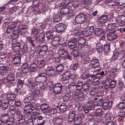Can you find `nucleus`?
Segmentation results:
<instances>
[{
  "label": "nucleus",
  "mask_w": 125,
  "mask_h": 125,
  "mask_svg": "<svg viewBox=\"0 0 125 125\" xmlns=\"http://www.w3.org/2000/svg\"><path fill=\"white\" fill-rule=\"evenodd\" d=\"M58 54L61 57L66 59H72L71 57L69 55L68 52L64 48L60 49L58 51Z\"/></svg>",
  "instance_id": "39448f33"
},
{
  "label": "nucleus",
  "mask_w": 125,
  "mask_h": 125,
  "mask_svg": "<svg viewBox=\"0 0 125 125\" xmlns=\"http://www.w3.org/2000/svg\"><path fill=\"white\" fill-rule=\"evenodd\" d=\"M47 74L46 72H42L40 73L39 75L35 79V82L41 83L46 80L47 77Z\"/></svg>",
  "instance_id": "7ed1b4c3"
},
{
  "label": "nucleus",
  "mask_w": 125,
  "mask_h": 125,
  "mask_svg": "<svg viewBox=\"0 0 125 125\" xmlns=\"http://www.w3.org/2000/svg\"><path fill=\"white\" fill-rule=\"evenodd\" d=\"M62 122V121L61 119L55 118L54 119L53 123V125H61Z\"/></svg>",
  "instance_id": "37998d69"
},
{
  "label": "nucleus",
  "mask_w": 125,
  "mask_h": 125,
  "mask_svg": "<svg viewBox=\"0 0 125 125\" xmlns=\"http://www.w3.org/2000/svg\"><path fill=\"white\" fill-rule=\"evenodd\" d=\"M116 24L115 23H112L109 24L107 25V28L108 30L112 31L116 27Z\"/></svg>",
  "instance_id": "c03bdc74"
},
{
  "label": "nucleus",
  "mask_w": 125,
  "mask_h": 125,
  "mask_svg": "<svg viewBox=\"0 0 125 125\" xmlns=\"http://www.w3.org/2000/svg\"><path fill=\"white\" fill-rule=\"evenodd\" d=\"M118 107L120 109H122L125 107V100L122 99L118 104Z\"/></svg>",
  "instance_id": "a18cd8bd"
},
{
  "label": "nucleus",
  "mask_w": 125,
  "mask_h": 125,
  "mask_svg": "<svg viewBox=\"0 0 125 125\" xmlns=\"http://www.w3.org/2000/svg\"><path fill=\"white\" fill-rule=\"evenodd\" d=\"M18 83L17 85V88L18 89H20L22 87L23 85V82L20 79L18 80Z\"/></svg>",
  "instance_id": "338daca9"
},
{
  "label": "nucleus",
  "mask_w": 125,
  "mask_h": 125,
  "mask_svg": "<svg viewBox=\"0 0 125 125\" xmlns=\"http://www.w3.org/2000/svg\"><path fill=\"white\" fill-rule=\"evenodd\" d=\"M116 70L115 69H112L108 73L109 78L111 79L114 78L115 76V73Z\"/></svg>",
  "instance_id": "c85d7f7f"
},
{
  "label": "nucleus",
  "mask_w": 125,
  "mask_h": 125,
  "mask_svg": "<svg viewBox=\"0 0 125 125\" xmlns=\"http://www.w3.org/2000/svg\"><path fill=\"white\" fill-rule=\"evenodd\" d=\"M77 42V39L74 37H72L70 38L68 42V45L69 47H71L74 46L73 48L75 47V45Z\"/></svg>",
  "instance_id": "412c9836"
},
{
  "label": "nucleus",
  "mask_w": 125,
  "mask_h": 125,
  "mask_svg": "<svg viewBox=\"0 0 125 125\" xmlns=\"http://www.w3.org/2000/svg\"><path fill=\"white\" fill-rule=\"evenodd\" d=\"M75 80H73V81L71 83V84L69 85V89L70 92H75L77 91L78 89L76 86L75 83Z\"/></svg>",
  "instance_id": "4468645a"
},
{
  "label": "nucleus",
  "mask_w": 125,
  "mask_h": 125,
  "mask_svg": "<svg viewBox=\"0 0 125 125\" xmlns=\"http://www.w3.org/2000/svg\"><path fill=\"white\" fill-rule=\"evenodd\" d=\"M18 52L15 55V57H13V62L14 64H17L19 63L21 60V55Z\"/></svg>",
  "instance_id": "2eb2a0df"
},
{
  "label": "nucleus",
  "mask_w": 125,
  "mask_h": 125,
  "mask_svg": "<svg viewBox=\"0 0 125 125\" xmlns=\"http://www.w3.org/2000/svg\"><path fill=\"white\" fill-rule=\"evenodd\" d=\"M8 102V101L7 99L4 100L2 101L1 106L3 110H5L8 108L9 105Z\"/></svg>",
  "instance_id": "cd10ccee"
},
{
  "label": "nucleus",
  "mask_w": 125,
  "mask_h": 125,
  "mask_svg": "<svg viewBox=\"0 0 125 125\" xmlns=\"http://www.w3.org/2000/svg\"><path fill=\"white\" fill-rule=\"evenodd\" d=\"M94 102L91 100H89L87 102V105L90 110H93L94 108Z\"/></svg>",
  "instance_id": "c9c22d12"
},
{
  "label": "nucleus",
  "mask_w": 125,
  "mask_h": 125,
  "mask_svg": "<svg viewBox=\"0 0 125 125\" xmlns=\"http://www.w3.org/2000/svg\"><path fill=\"white\" fill-rule=\"evenodd\" d=\"M117 37L115 32H109L107 34V38L110 41H112L115 40Z\"/></svg>",
  "instance_id": "a211bd4d"
},
{
  "label": "nucleus",
  "mask_w": 125,
  "mask_h": 125,
  "mask_svg": "<svg viewBox=\"0 0 125 125\" xmlns=\"http://www.w3.org/2000/svg\"><path fill=\"white\" fill-rule=\"evenodd\" d=\"M78 99L80 101H83L84 99V95L81 90L78 89L75 94Z\"/></svg>",
  "instance_id": "dca6fc26"
},
{
  "label": "nucleus",
  "mask_w": 125,
  "mask_h": 125,
  "mask_svg": "<svg viewBox=\"0 0 125 125\" xmlns=\"http://www.w3.org/2000/svg\"><path fill=\"white\" fill-rule=\"evenodd\" d=\"M91 83H87L86 84H84L82 88L83 91L87 93L91 88Z\"/></svg>",
  "instance_id": "7c9ffc66"
},
{
  "label": "nucleus",
  "mask_w": 125,
  "mask_h": 125,
  "mask_svg": "<svg viewBox=\"0 0 125 125\" xmlns=\"http://www.w3.org/2000/svg\"><path fill=\"white\" fill-rule=\"evenodd\" d=\"M69 10V8L68 7L65 6H63L61 9L60 12L62 14L64 15L67 14Z\"/></svg>",
  "instance_id": "72a5a7b5"
},
{
  "label": "nucleus",
  "mask_w": 125,
  "mask_h": 125,
  "mask_svg": "<svg viewBox=\"0 0 125 125\" xmlns=\"http://www.w3.org/2000/svg\"><path fill=\"white\" fill-rule=\"evenodd\" d=\"M46 114L48 113L50 115H53L57 112V110L54 108L49 107Z\"/></svg>",
  "instance_id": "ea45409f"
},
{
  "label": "nucleus",
  "mask_w": 125,
  "mask_h": 125,
  "mask_svg": "<svg viewBox=\"0 0 125 125\" xmlns=\"http://www.w3.org/2000/svg\"><path fill=\"white\" fill-rule=\"evenodd\" d=\"M115 21L117 23L124 24L125 23V16L122 15L117 17Z\"/></svg>",
  "instance_id": "5701e85b"
},
{
  "label": "nucleus",
  "mask_w": 125,
  "mask_h": 125,
  "mask_svg": "<svg viewBox=\"0 0 125 125\" xmlns=\"http://www.w3.org/2000/svg\"><path fill=\"white\" fill-rule=\"evenodd\" d=\"M37 64L35 63H33L30 66V70L31 72H32L34 71L36 69Z\"/></svg>",
  "instance_id": "680f3d73"
},
{
  "label": "nucleus",
  "mask_w": 125,
  "mask_h": 125,
  "mask_svg": "<svg viewBox=\"0 0 125 125\" xmlns=\"http://www.w3.org/2000/svg\"><path fill=\"white\" fill-rule=\"evenodd\" d=\"M98 60L96 58H93L91 61L90 66H91L92 68L98 67L99 66Z\"/></svg>",
  "instance_id": "6ab92c4d"
},
{
  "label": "nucleus",
  "mask_w": 125,
  "mask_h": 125,
  "mask_svg": "<svg viewBox=\"0 0 125 125\" xmlns=\"http://www.w3.org/2000/svg\"><path fill=\"white\" fill-rule=\"evenodd\" d=\"M33 98V96H28L25 98L24 100V102L26 103H29L32 100Z\"/></svg>",
  "instance_id": "e2e57ef3"
},
{
  "label": "nucleus",
  "mask_w": 125,
  "mask_h": 125,
  "mask_svg": "<svg viewBox=\"0 0 125 125\" xmlns=\"http://www.w3.org/2000/svg\"><path fill=\"white\" fill-rule=\"evenodd\" d=\"M14 105L16 107H21L22 105L21 102L19 99L16 100L14 101Z\"/></svg>",
  "instance_id": "6e6d98bb"
},
{
  "label": "nucleus",
  "mask_w": 125,
  "mask_h": 125,
  "mask_svg": "<svg viewBox=\"0 0 125 125\" xmlns=\"http://www.w3.org/2000/svg\"><path fill=\"white\" fill-rule=\"evenodd\" d=\"M52 31L53 30H51L50 31H47V32L46 36L48 40L52 38L53 35V32L55 31Z\"/></svg>",
  "instance_id": "49530a36"
},
{
  "label": "nucleus",
  "mask_w": 125,
  "mask_h": 125,
  "mask_svg": "<svg viewBox=\"0 0 125 125\" xmlns=\"http://www.w3.org/2000/svg\"><path fill=\"white\" fill-rule=\"evenodd\" d=\"M10 110L11 115H12L15 114L16 112L15 107L13 106H10L9 108Z\"/></svg>",
  "instance_id": "69168bd1"
},
{
  "label": "nucleus",
  "mask_w": 125,
  "mask_h": 125,
  "mask_svg": "<svg viewBox=\"0 0 125 125\" xmlns=\"http://www.w3.org/2000/svg\"><path fill=\"white\" fill-rule=\"evenodd\" d=\"M104 51L105 52H108L110 50V44L109 43L105 44L104 46Z\"/></svg>",
  "instance_id": "4d7b16f0"
},
{
  "label": "nucleus",
  "mask_w": 125,
  "mask_h": 125,
  "mask_svg": "<svg viewBox=\"0 0 125 125\" xmlns=\"http://www.w3.org/2000/svg\"><path fill=\"white\" fill-rule=\"evenodd\" d=\"M62 17V14H61L60 13H57L54 16L53 21L54 22H58L61 20Z\"/></svg>",
  "instance_id": "2f4dec72"
},
{
  "label": "nucleus",
  "mask_w": 125,
  "mask_h": 125,
  "mask_svg": "<svg viewBox=\"0 0 125 125\" xmlns=\"http://www.w3.org/2000/svg\"><path fill=\"white\" fill-rule=\"evenodd\" d=\"M19 32L18 30H16L14 31L13 33L11 34V38L13 39H15L17 38L18 37Z\"/></svg>",
  "instance_id": "3c124183"
},
{
  "label": "nucleus",
  "mask_w": 125,
  "mask_h": 125,
  "mask_svg": "<svg viewBox=\"0 0 125 125\" xmlns=\"http://www.w3.org/2000/svg\"><path fill=\"white\" fill-rule=\"evenodd\" d=\"M62 86L59 83H56L53 86V92L56 94H58L61 92Z\"/></svg>",
  "instance_id": "423d86ee"
},
{
  "label": "nucleus",
  "mask_w": 125,
  "mask_h": 125,
  "mask_svg": "<svg viewBox=\"0 0 125 125\" xmlns=\"http://www.w3.org/2000/svg\"><path fill=\"white\" fill-rule=\"evenodd\" d=\"M96 49L98 52H101L104 51L103 45L100 43H98L96 44Z\"/></svg>",
  "instance_id": "8fccbe9b"
},
{
  "label": "nucleus",
  "mask_w": 125,
  "mask_h": 125,
  "mask_svg": "<svg viewBox=\"0 0 125 125\" xmlns=\"http://www.w3.org/2000/svg\"><path fill=\"white\" fill-rule=\"evenodd\" d=\"M56 54V52L54 51L50 50L48 51V54L47 55V58L49 59L54 58L55 61V62L59 61L60 59L58 57H55V55Z\"/></svg>",
  "instance_id": "9b49d317"
},
{
  "label": "nucleus",
  "mask_w": 125,
  "mask_h": 125,
  "mask_svg": "<svg viewBox=\"0 0 125 125\" xmlns=\"http://www.w3.org/2000/svg\"><path fill=\"white\" fill-rule=\"evenodd\" d=\"M15 81V77L14 74L11 73L9 74L6 78H5L3 80V82L5 83H6L8 82L10 83H13Z\"/></svg>",
  "instance_id": "6e6552de"
},
{
  "label": "nucleus",
  "mask_w": 125,
  "mask_h": 125,
  "mask_svg": "<svg viewBox=\"0 0 125 125\" xmlns=\"http://www.w3.org/2000/svg\"><path fill=\"white\" fill-rule=\"evenodd\" d=\"M86 15L82 14L78 15L75 17V20L77 23L81 24L83 23L85 20Z\"/></svg>",
  "instance_id": "0eeeda50"
},
{
  "label": "nucleus",
  "mask_w": 125,
  "mask_h": 125,
  "mask_svg": "<svg viewBox=\"0 0 125 125\" xmlns=\"http://www.w3.org/2000/svg\"><path fill=\"white\" fill-rule=\"evenodd\" d=\"M9 116L7 113H3L0 118V121L2 124H6L9 122Z\"/></svg>",
  "instance_id": "f8f14e48"
},
{
  "label": "nucleus",
  "mask_w": 125,
  "mask_h": 125,
  "mask_svg": "<svg viewBox=\"0 0 125 125\" xmlns=\"http://www.w3.org/2000/svg\"><path fill=\"white\" fill-rule=\"evenodd\" d=\"M27 85L31 90L33 95H38L40 93L39 90L37 89L38 88L37 84L35 82L31 83V82L28 81Z\"/></svg>",
  "instance_id": "f257e3e1"
},
{
  "label": "nucleus",
  "mask_w": 125,
  "mask_h": 125,
  "mask_svg": "<svg viewBox=\"0 0 125 125\" xmlns=\"http://www.w3.org/2000/svg\"><path fill=\"white\" fill-rule=\"evenodd\" d=\"M107 16L105 15H102L100 18L99 21L100 22L105 23L107 21Z\"/></svg>",
  "instance_id": "79ce46f5"
},
{
  "label": "nucleus",
  "mask_w": 125,
  "mask_h": 125,
  "mask_svg": "<svg viewBox=\"0 0 125 125\" xmlns=\"http://www.w3.org/2000/svg\"><path fill=\"white\" fill-rule=\"evenodd\" d=\"M60 38L58 36L54 37L53 39L52 44L54 46H57L60 42Z\"/></svg>",
  "instance_id": "bb28decb"
},
{
  "label": "nucleus",
  "mask_w": 125,
  "mask_h": 125,
  "mask_svg": "<svg viewBox=\"0 0 125 125\" xmlns=\"http://www.w3.org/2000/svg\"><path fill=\"white\" fill-rule=\"evenodd\" d=\"M86 42L85 38L83 37L79 38L78 40V43L80 46H83Z\"/></svg>",
  "instance_id": "f704fd0d"
},
{
  "label": "nucleus",
  "mask_w": 125,
  "mask_h": 125,
  "mask_svg": "<svg viewBox=\"0 0 125 125\" xmlns=\"http://www.w3.org/2000/svg\"><path fill=\"white\" fill-rule=\"evenodd\" d=\"M94 33L97 36H99L103 32V30L100 28H96L94 29Z\"/></svg>",
  "instance_id": "e433bc0d"
},
{
  "label": "nucleus",
  "mask_w": 125,
  "mask_h": 125,
  "mask_svg": "<svg viewBox=\"0 0 125 125\" xmlns=\"http://www.w3.org/2000/svg\"><path fill=\"white\" fill-rule=\"evenodd\" d=\"M82 62L85 64H88L90 61V58L87 56H85L82 57Z\"/></svg>",
  "instance_id": "a19ab883"
},
{
  "label": "nucleus",
  "mask_w": 125,
  "mask_h": 125,
  "mask_svg": "<svg viewBox=\"0 0 125 125\" xmlns=\"http://www.w3.org/2000/svg\"><path fill=\"white\" fill-rule=\"evenodd\" d=\"M98 90L97 88H93L91 90L90 94L92 96H94L96 95L98 92Z\"/></svg>",
  "instance_id": "603ef678"
},
{
  "label": "nucleus",
  "mask_w": 125,
  "mask_h": 125,
  "mask_svg": "<svg viewBox=\"0 0 125 125\" xmlns=\"http://www.w3.org/2000/svg\"><path fill=\"white\" fill-rule=\"evenodd\" d=\"M39 33L38 30L37 29L34 28L32 29L31 32V35H34L36 36L38 35Z\"/></svg>",
  "instance_id": "774afa93"
},
{
  "label": "nucleus",
  "mask_w": 125,
  "mask_h": 125,
  "mask_svg": "<svg viewBox=\"0 0 125 125\" xmlns=\"http://www.w3.org/2000/svg\"><path fill=\"white\" fill-rule=\"evenodd\" d=\"M18 28L19 30H18L19 31V33L21 35H24L25 33L24 29H28L29 27L27 25L23 24L22 25H20Z\"/></svg>",
  "instance_id": "f3484780"
},
{
  "label": "nucleus",
  "mask_w": 125,
  "mask_h": 125,
  "mask_svg": "<svg viewBox=\"0 0 125 125\" xmlns=\"http://www.w3.org/2000/svg\"><path fill=\"white\" fill-rule=\"evenodd\" d=\"M34 108L33 105L31 104L29 105H27L24 107V110L25 112L27 113L28 115H29L32 111V109Z\"/></svg>",
  "instance_id": "aec40b11"
},
{
  "label": "nucleus",
  "mask_w": 125,
  "mask_h": 125,
  "mask_svg": "<svg viewBox=\"0 0 125 125\" xmlns=\"http://www.w3.org/2000/svg\"><path fill=\"white\" fill-rule=\"evenodd\" d=\"M67 108V107L65 104L62 103L60 106L59 110L61 113H64L66 111Z\"/></svg>",
  "instance_id": "4c0bfd02"
},
{
  "label": "nucleus",
  "mask_w": 125,
  "mask_h": 125,
  "mask_svg": "<svg viewBox=\"0 0 125 125\" xmlns=\"http://www.w3.org/2000/svg\"><path fill=\"white\" fill-rule=\"evenodd\" d=\"M21 70L23 73H27L29 71L28 65L27 63L23 64L22 66Z\"/></svg>",
  "instance_id": "473e14b6"
},
{
  "label": "nucleus",
  "mask_w": 125,
  "mask_h": 125,
  "mask_svg": "<svg viewBox=\"0 0 125 125\" xmlns=\"http://www.w3.org/2000/svg\"><path fill=\"white\" fill-rule=\"evenodd\" d=\"M117 0H110L108 2V5L110 8H115V9L119 8L120 6H119V3L116 2Z\"/></svg>",
  "instance_id": "1a4fd4ad"
},
{
  "label": "nucleus",
  "mask_w": 125,
  "mask_h": 125,
  "mask_svg": "<svg viewBox=\"0 0 125 125\" xmlns=\"http://www.w3.org/2000/svg\"><path fill=\"white\" fill-rule=\"evenodd\" d=\"M49 105L45 103L42 104L40 106L41 111L43 113L45 114L49 108Z\"/></svg>",
  "instance_id": "a878e982"
},
{
  "label": "nucleus",
  "mask_w": 125,
  "mask_h": 125,
  "mask_svg": "<svg viewBox=\"0 0 125 125\" xmlns=\"http://www.w3.org/2000/svg\"><path fill=\"white\" fill-rule=\"evenodd\" d=\"M64 67L62 64H58L56 67V70L57 72L58 73H61L63 70Z\"/></svg>",
  "instance_id": "864d4df0"
},
{
  "label": "nucleus",
  "mask_w": 125,
  "mask_h": 125,
  "mask_svg": "<svg viewBox=\"0 0 125 125\" xmlns=\"http://www.w3.org/2000/svg\"><path fill=\"white\" fill-rule=\"evenodd\" d=\"M6 96L7 99V100H8V101L9 100L13 101L16 97V96L15 94L11 93L7 94Z\"/></svg>",
  "instance_id": "58836bf2"
},
{
  "label": "nucleus",
  "mask_w": 125,
  "mask_h": 125,
  "mask_svg": "<svg viewBox=\"0 0 125 125\" xmlns=\"http://www.w3.org/2000/svg\"><path fill=\"white\" fill-rule=\"evenodd\" d=\"M110 104H111V103L109 102H104L102 106L104 110L107 109L108 108L109 106L110 105Z\"/></svg>",
  "instance_id": "0e129e2a"
},
{
  "label": "nucleus",
  "mask_w": 125,
  "mask_h": 125,
  "mask_svg": "<svg viewBox=\"0 0 125 125\" xmlns=\"http://www.w3.org/2000/svg\"><path fill=\"white\" fill-rule=\"evenodd\" d=\"M42 3L40 2V0H33V6H34L35 7H39Z\"/></svg>",
  "instance_id": "5fc2aeb1"
},
{
  "label": "nucleus",
  "mask_w": 125,
  "mask_h": 125,
  "mask_svg": "<svg viewBox=\"0 0 125 125\" xmlns=\"http://www.w3.org/2000/svg\"><path fill=\"white\" fill-rule=\"evenodd\" d=\"M66 27V26L63 23H60L56 25L55 27H54L52 31H56L58 33H61L63 31Z\"/></svg>",
  "instance_id": "9d476101"
},
{
  "label": "nucleus",
  "mask_w": 125,
  "mask_h": 125,
  "mask_svg": "<svg viewBox=\"0 0 125 125\" xmlns=\"http://www.w3.org/2000/svg\"><path fill=\"white\" fill-rule=\"evenodd\" d=\"M45 64V61L44 59L41 60L38 63L39 68H41L44 67Z\"/></svg>",
  "instance_id": "052dcab7"
},
{
  "label": "nucleus",
  "mask_w": 125,
  "mask_h": 125,
  "mask_svg": "<svg viewBox=\"0 0 125 125\" xmlns=\"http://www.w3.org/2000/svg\"><path fill=\"white\" fill-rule=\"evenodd\" d=\"M74 123L75 125H78L80 124L82 122V118L80 116L76 117L74 119Z\"/></svg>",
  "instance_id": "09e8293b"
},
{
  "label": "nucleus",
  "mask_w": 125,
  "mask_h": 125,
  "mask_svg": "<svg viewBox=\"0 0 125 125\" xmlns=\"http://www.w3.org/2000/svg\"><path fill=\"white\" fill-rule=\"evenodd\" d=\"M104 72L103 71H102L101 72H99V73H98V74L96 76L95 79H101L102 77L104 76Z\"/></svg>",
  "instance_id": "13d9d810"
},
{
  "label": "nucleus",
  "mask_w": 125,
  "mask_h": 125,
  "mask_svg": "<svg viewBox=\"0 0 125 125\" xmlns=\"http://www.w3.org/2000/svg\"><path fill=\"white\" fill-rule=\"evenodd\" d=\"M82 33V30L80 26H77L74 29V34L75 35H79Z\"/></svg>",
  "instance_id": "c756f323"
},
{
  "label": "nucleus",
  "mask_w": 125,
  "mask_h": 125,
  "mask_svg": "<svg viewBox=\"0 0 125 125\" xmlns=\"http://www.w3.org/2000/svg\"><path fill=\"white\" fill-rule=\"evenodd\" d=\"M69 73L68 72H66L61 76V81L64 83H68L69 81L71 80L72 79L75 80V79L76 77V76L75 74L72 75L71 76H69V74L67 75Z\"/></svg>",
  "instance_id": "f03ea898"
},
{
  "label": "nucleus",
  "mask_w": 125,
  "mask_h": 125,
  "mask_svg": "<svg viewBox=\"0 0 125 125\" xmlns=\"http://www.w3.org/2000/svg\"><path fill=\"white\" fill-rule=\"evenodd\" d=\"M82 78L83 79L85 80L86 79L89 78L90 79H91V78L93 77V75L90 74L89 73H83V74L81 76Z\"/></svg>",
  "instance_id": "de8ad7c7"
},
{
  "label": "nucleus",
  "mask_w": 125,
  "mask_h": 125,
  "mask_svg": "<svg viewBox=\"0 0 125 125\" xmlns=\"http://www.w3.org/2000/svg\"><path fill=\"white\" fill-rule=\"evenodd\" d=\"M1 64L4 65L0 67V72L6 73L7 71V67L8 65H9L8 62L5 61V62H1Z\"/></svg>",
  "instance_id": "393cba45"
},
{
  "label": "nucleus",
  "mask_w": 125,
  "mask_h": 125,
  "mask_svg": "<svg viewBox=\"0 0 125 125\" xmlns=\"http://www.w3.org/2000/svg\"><path fill=\"white\" fill-rule=\"evenodd\" d=\"M94 104L95 106H100L102 105L103 101L97 100L94 99Z\"/></svg>",
  "instance_id": "bf43d9fd"
},
{
  "label": "nucleus",
  "mask_w": 125,
  "mask_h": 125,
  "mask_svg": "<svg viewBox=\"0 0 125 125\" xmlns=\"http://www.w3.org/2000/svg\"><path fill=\"white\" fill-rule=\"evenodd\" d=\"M9 25L7 28L6 32L7 33H12L14 31V29L17 25H18L19 23V22L18 21H16L14 22H10L9 23Z\"/></svg>",
  "instance_id": "20e7f679"
},
{
  "label": "nucleus",
  "mask_w": 125,
  "mask_h": 125,
  "mask_svg": "<svg viewBox=\"0 0 125 125\" xmlns=\"http://www.w3.org/2000/svg\"><path fill=\"white\" fill-rule=\"evenodd\" d=\"M48 46L46 45L42 46L40 48V51L39 52V55L41 56H43L46 53V51L48 49Z\"/></svg>",
  "instance_id": "4be33fe9"
},
{
  "label": "nucleus",
  "mask_w": 125,
  "mask_h": 125,
  "mask_svg": "<svg viewBox=\"0 0 125 125\" xmlns=\"http://www.w3.org/2000/svg\"><path fill=\"white\" fill-rule=\"evenodd\" d=\"M84 33L86 35V36H88L93 34L94 31V27L88 26L86 28L84 29Z\"/></svg>",
  "instance_id": "ddd939ff"
},
{
  "label": "nucleus",
  "mask_w": 125,
  "mask_h": 125,
  "mask_svg": "<svg viewBox=\"0 0 125 125\" xmlns=\"http://www.w3.org/2000/svg\"><path fill=\"white\" fill-rule=\"evenodd\" d=\"M45 36L44 33L42 32L38 35L35 36V39L39 42H42L44 40Z\"/></svg>",
  "instance_id": "b1692460"
}]
</instances>
